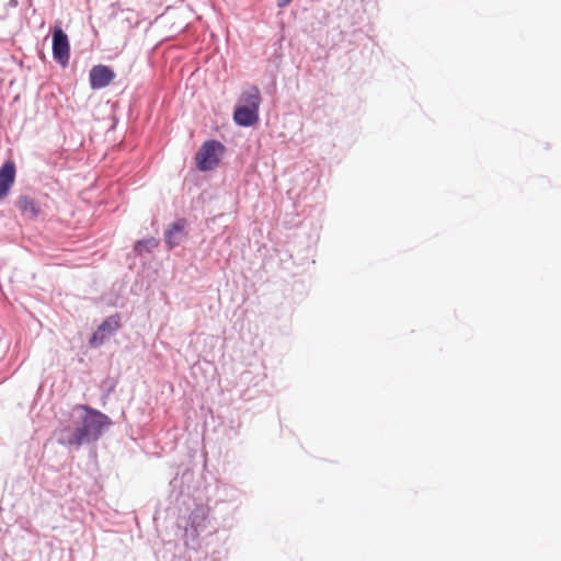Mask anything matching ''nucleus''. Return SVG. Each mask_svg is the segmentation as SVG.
Segmentation results:
<instances>
[{
    "label": "nucleus",
    "instance_id": "2",
    "mask_svg": "<svg viewBox=\"0 0 561 561\" xmlns=\"http://www.w3.org/2000/svg\"><path fill=\"white\" fill-rule=\"evenodd\" d=\"M245 499L247 492L242 489L229 483H219L211 506V517L224 528L231 529L238 523L240 508Z\"/></svg>",
    "mask_w": 561,
    "mask_h": 561
},
{
    "label": "nucleus",
    "instance_id": "3",
    "mask_svg": "<svg viewBox=\"0 0 561 561\" xmlns=\"http://www.w3.org/2000/svg\"><path fill=\"white\" fill-rule=\"evenodd\" d=\"M262 103L261 91L256 85L243 90L238 98L233 111L232 121L241 128L254 127L260 122V106Z\"/></svg>",
    "mask_w": 561,
    "mask_h": 561
},
{
    "label": "nucleus",
    "instance_id": "6",
    "mask_svg": "<svg viewBox=\"0 0 561 561\" xmlns=\"http://www.w3.org/2000/svg\"><path fill=\"white\" fill-rule=\"evenodd\" d=\"M122 328V314L115 312L106 318L90 334L88 344L91 348H100L106 341L115 335Z\"/></svg>",
    "mask_w": 561,
    "mask_h": 561
},
{
    "label": "nucleus",
    "instance_id": "1",
    "mask_svg": "<svg viewBox=\"0 0 561 561\" xmlns=\"http://www.w3.org/2000/svg\"><path fill=\"white\" fill-rule=\"evenodd\" d=\"M77 409L83 412L77 426L75 428L62 426L55 431L56 442L60 446L79 449L83 445L94 444L113 425L107 414L90 404H79Z\"/></svg>",
    "mask_w": 561,
    "mask_h": 561
},
{
    "label": "nucleus",
    "instance_id": "7",
    "mask_svg": "<svg viewBox=\"0 0 561 561\" xmlns=\"http://www.w3.org/2000/svg\"><path fill=\"white\" fill-rule=\"evenodd\" d=\"M13 205L19 210L20 216L27 221L35 222L39 217L46 215L47 204L42 203L28 193H21L14 199Z\"/></svg>",
    "mask_w": 561,
    "mask_h": 561
},
{
    "label": "nucleus",
    "instance_id": "12",
    "mask_svg": "<svg viewBox=\"0 0 561 561\" xmlns=\"http://www.w3.org/2000/svg\"><path fill=\"white\" fill-rule=\"evenodd\" d=\"M158 244L159 241L153 237L142 238L134 242L133 251L136 256H141L145 253H151Z\"/></svg>",
    "mask_w": 561,
    "mask_h": 561
},
{
    "label": "nucleus",
    "instance_id": "14",
    "mask_svg": "<svg viewBox=\"0 0 561 561\" xmlns=\"http://www.w3.org/2000/svg\"><path fill=\"white\" fill-rule=\"evenodd\" d=\"M294 0H276V5L279 9L288 7Z\"/></svg>",
    "mask_w": 561,
    "mask_h": 561
},
{
    "label": "nucleus",
    "instance_id": "10",
    "mask_svg": "<svg viewBox=\"0 0 561 561\" xmlns=\"http://www.w3.org/2000/svg\"><path fill=\"white\" fill-rule=\"evenodd\" d=\"M116 78V72L112 66L98 64L89 70V85L93 91H99L108 87Z\"/></svg>",
    "mask_w": 561,
    "mask_h": 561
},
{
    "label": "nucleus",
    "instance_id": "8",
    "mask_svg": "<svg viewBox=\"0 0 561 561\" xmlns=\"http://www.w3.org/2000/svg\"><path fill=\"white\" fill-rule=\"evenodd\" d=\"M51 53L54 60L61 68H66L69 65L70 41L60 25H56L51 34Z\"/></svg>",
    "mask_w": 561,
    "mask_h": 561
},
{
    "label": "nucleus",
    "instance_id": "15",
    "mask_svg": "<svg viewBox=\"0 0 561 561\" xmlns=\"http://www.w3.org/2000/svg\"><path fill=\"white\" fill-rule=\"evenodd\" d=\"M19 5L18 0H9L5 4L7 9H15Z\"/></svg>",
    "mask_w": 561,
    "mask_h": 561
},
{
    "label": "nucleus",
    "instance_id": "13",
    "mask_svg": "<svg viewBox=\"0 0 561 561\" xmlns=\"http://www.w3.org/2000/svg\"><path fill=\"white\" fill-rule=\"evenodd\" d=\"M117 379L114 377L107 376L105 379H103L100 383V390H101V402L104 407L106 404L107 399L115 391L117 387Z\"/></svg>",
    "mask_w": 561,
    "mask_h": 561
},
{
    "label": "nucleus",
    "instance_id": "9",
    "mask_svg": "<svg viewBox=\"0 0 561 561\" xmlns=\"http://www.w3.org/2000/svg\"><path fill=\"white\" fill-rule=\"evenodd\" d=\"M187 227L188 222L184 217L176 218L167 226L163 232V241L168 250L180 247L188 239L190 231Z\"/></svg>",
    "mask_w": 561,
    "mask_h": 561
},
{
    "label": "nucleus",
    "instance_id": "5",
    "mask_svg": "<svg viewBox=\"0 0 561 561\" xmlns=\"http://www.w3.org/2000/svg\"><path fill=\"white\" fill-rule=\"evenodd\" d=\"M209 515H211V507L204 504H196L191 511L184 527L186 545H188V540H196L199 535L206 530L209 523Z\"/></svg>",
    "mask_w": 561,
    "mask_h": 561
},
{
    "label": "nucleus",
    "instance_id": "4",
    "mask_svg": "<svg viewBox=\"0 0 561 561\" xmlns=\"http://www.w3.org/2000/svg\"><path fill=\"white\" fill-rule=\"evenodd\" d=\"M226 150V146L218 139L205 140L194 157L196 169L203 173L214 171L222 160Z\"/></svg>",
    "mask_w": 561,
    "mask_h": 561
},
{
    "label": "nucleus",
    "instance_id": "11",
    "mask_svg": "<svg viewBox=\"0 0 561 561\" xmlns=\"http://www.w3.org/2000/svg\"><path fill=\"white\" fill-rule=\"evenodd\" d=\"M16 163L13 159H5L0 165V202L11 193L16 180Z\"/></svg>",
    "mask_w": 561,
    "mask_h": 561
}]
</instances>
